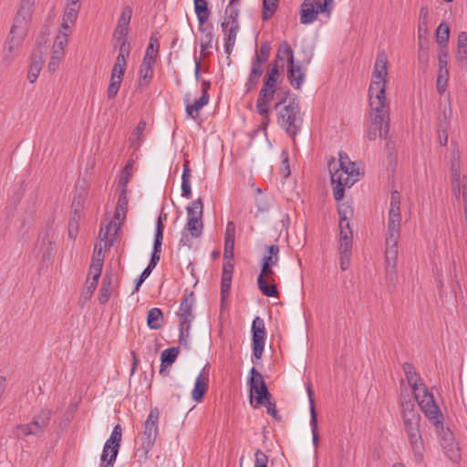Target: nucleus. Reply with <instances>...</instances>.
<instances>
[{
	"label": "nucleus",
	"instance_id": "6e6d98bb",
	"mask_svg": "<svg viewBox=\"0 0 467 467\" xmlns=\"http://www.w3.org/2000/svg\"><path fill=\"white\" fill-rule=\"evenodd\" d=\"M278 75H279L278 66L276 65V63H275L271 67L270 71L267 74V77L265 79L264 83H265L266 86H275V87H276Z\"/></svg>",
	"mask_w": 467,
	"mask_h": 467
},
{
	"label": "nucleus",
	"instance_id": "423d86ee",
	"mask_svg": "<svg viewBox=\"0 0 467 467\" xmlns=\"http://www.w3.org/2000/svg\"><path fill=\"white\" fill-rule=\"evenodd\" d=\"M277 110V123L292 138H295L301 129L303 118L298 103L295 99H280L275 105Z\"/></svg>",
	"mask_w": 467,
	"mask_h": 467
},
{
	"label": "nucleus",
	"instance_id": "bb28decb",
	"mask_svg": "<svg viewBox=\"0 0 467 467\" xmlns=\"http://www.w3.org/2000/svg\"><path fill=\"white\" fill-rule=\"evenodd\" d=\"M234 272L232 260H224L222 272L221 297L224 301L229 295Z\"/></svg>",
	"mask_w": 467,
	"mask_h": 467
},
{
	"label": "nucleus",
	"instance_id": "f8f14e48",
	"mask_svg": "<svg viewBox=\"0 0 467 467\" xmlns=\"http://www.w3.org/2000/svg\"><path fill=\"white\" fill-rule=\"evenodd\" d=\"M158 420L159 410L157 409L150 410L144 423V431L141 436V450L145 453L150 451L159 434Z\"/></svg>",
	"mask_w": 467,
	"mask_h": 467
},
{
	"label": "nucleus",
	"instance_id": "3c124183",
	"mask_svg": "<svg viewBox=\"0 0 467 467\" xmlns=\"http://www.w3.org/2000/svg\"><path fill=\"white\" fill-rule=\"evenodd\" d=\"M191 325H192V323H189L188 321L180 322L179 341H180V344L184 347L189 346L188 339L190 337Z\"/></svg>",
	"mask_w": 467,
	"mask_h": 467
},
{
	"label": "nucleus",
	"instance_id": "b1692460",
	"mask_svg": "<svg viewBox=\"0 0 467 467\" xmlns=\"http://www.w3.org/2000/svg\"><path fill=\"white\" fill-rule=\"evenodd\" d=\"M194 304V295L193 293H190L185 295L180 304L179 310L177 312V316L179 317L180 322L188 321L192 323L194 319V315L192 313V307Z\"/></svg>",
	"mask_w": 467,
	"mask_h": 467
},
{
	"label": "nucleus",
	"instance_id": "052dcab7",
	"mask_svg": "<svg viewBox=\"0 0 467 467\" xmlns=\"http://www.w3.org/2000/svg\"><path fill=\"white\" fill-rule=\"evenodd\" d=\"M115 39L119 44V54H122L123 57H129L130 43L128 41V36H124L123 38H115Z\"/></svg>",
	"mask_w": 467,
	"mask_h": 467
},
{
	"label": "nucleus",
	"instance_id": "412c9836",
	"mask_svg": "<svg viewBox=\"0 0 467 467\" xmlns=\"http://www.w3.org/2000/svg\"><path fill=\"white\" fill-rule=\"evenodd\" d=\"M339 214V237H353L350 228V218L353 215V210L348 205H341L338 208Z\"/></svg>",
	"mask_w": 467,
	"mask_h": 467
},
{
	"label": "nucleus",
	"instance_id": "9d476101",
	"mask_svg": "<svg viewBox=\"0 0 467 467\" xmlns=\"http://www.w3.org/2000/svg\"><path fill=\"white\" fill-rule=\"evenodd\" d=\"M51 418V410H41L35 415L28 424H23L16 427L15 434L18 438L26 437L28 435L39 436L47 427Z\"/></svg>",
	"mask_w": 467,
	"mask_h": 467
},
{
	"label": "nucleus",
	"instance_id": "37998d69",
	"mask_svg": "<svg viewBox=\"0 0 467 467\" xmlns=\"http://www.w3.org/2000/svg\"><path fill=\"white\" fill-rule=\"evenodd\" d=\"M112 293L111 279L106 275L102 281V285L99 291V302L105 304L108 302Z\"/></svg>",
	"mask_w": 467,
	"mask_h": 467
},
{
	"label": "nucleus",
	"instance_id": "f3484780",
	"mask_svg": "<svg viewBox=\"0 0 467 467\" xmlns=\"http://www.w3.org/2000/svg\"><path fill=\"white\" fill-rule=\"evenodd\" d=\"M276 87L266 86L264 83L256 100V111L260 116H266L270 113L271 103L274 99Z\"/></svg>",
	"mask_w": 467,
	"mask_h": 467
},
{
	"label": "nucleus",
	"instance_id": "4468645a",
	"mask_svg": "<svg viewBox=\"0 0 467 467\" xmlns=\"http://www.w3.org/2000/svg\"><path fill=\"white\" fill-rule=\"evenodd\" d=\"M26 36V30L13 26L11 27L9 36L4 47V60L11 61L16 55L17 51Z\"/></svg>",
	"mask_w": 467,
	"mask_h": 467
},
{
	"label": "nucleus",
	"instance_id": "a18cd8bd",
	"mask_svg": "<svg viewBox=\"0 0 467 467\" xmlns=\"http://www.w3.org/2000/svg\"><path fill=\"white\" fill-rule=\"evenodd\" d=\"M279 0H263V20H268L276 11Z\"/></svg>",
	"mask_w": 467,
	"mask_h": 467
},
{
	"label": "nucleus",
	"instance_id": "69168bd1",
	"mask_svg": "<svg viewBox=\"0 0 467 467\" xmlns=\"http://www.w3.org/2000/svg\"><path fill=\"white\" fill-rule=\"evenodd\" d=\"M75 23L76 22H68L67 20H65V18H62L61 28H60L58 34L65 35L66 36H69V35L71 33V26Z\"/></svg>",
	"mask_w": 467,
	"mask_h": 467
},
{
	"label": "nucleus",
	"instance_id": "4c0bfd02",
	"mask_svg": "<svg viewBox=\"0 0 467 467\" xmlns=\"http://www.w3.org/2000/svg\"><path fill=\"white\" fill-rule=\"evenodd\" d=\"M159 46L160 45L158 39L154 36H151L143 60L154 64L158 55Z\"/></svg>",
	"mask_w": 467,
	"mask_h": 467
},
{
	"label": "nucleus",
	"instance_id": "4be33fe9",
	"mask_svg": "<svg viewBox=\"0 0 467 467\" xmlns=\"http://www.w3.org/2000/svg\"><path fill=\"white\" fill-rule=\"evenodd\" d=\"M353 237H339V261L340 268L346 271L350 265V256L352 253Z\"/></svg>",
	"mask_w": 467,
	"mask_h": 467
},
{
	"label": "nucleus",
	"instance_id": "2eb2a0df",
	"mask_svg": "<svg viewBox=\"0 0 467 467\" xmlns=\"http://www.w3.org/2000/svg\"><path fill=\"white\" fill-rule=\"evenodd\" d=\"M252 332H253V337H252L253 356L256 359H260L263 355L265 337H266L265 321L260 317H256L253 320Z\"/></svg>",
	"mask_w": 467,
	"mask_h": 467
},
{
	"label": "nucleus",
	"instance_id": "7ed1b4c3",
	"mask_svg": "<svg viewBox=\"0 0 467 467\" xmlns=\"http://www.w3.org/2000/svg\"><path fill=\"white\" fill-rule=\"evenodd\" d=\"M400 193L398 191H393L390 195L386 234L385 256L388 274L394 272L396 267L398 259V244L400 236Z\"/></svg>",
	"mask_w": 467,
	"mask_h": 467
},
{
	"label": "nucleus",
	"instance_id": "f704fd0d",
	"mask_svg": "<svg viewBox=\"0 0 467 467\" xmlns=\"http://www.w3.org/2000/svg\"><path fill=\"white\" fill-rule=\"evenodd\" d=\"M42 65L43 59L41 56L37 57L36 55H34L27 74V78L30 83H34L37 79V77L42 68Z\"/></svg>",
	"mask_w": 467,
	"mask_h": 467
},
{
	"label": "nucleus",
	"instance_id": "39448f33",
	"mask_svg": "<svg viewBox=\"0 0 467 467\" xmlns=\"http://www.w3.org/2000/svg\"><path fill=\"white\" fill-rule=\"evenodd\" d=\"M331 182L334 186V198L340 201L344 197L345 188L351 187L359 180L360 172L356 163L351 161L348 154L339 152L338 161L332 160L328 163Z\"/></svg>",
	"mask_w": 467,
	"mask_h": 467
},
{
	"label": "nucleus",
	"instance_id": "de8ad7c7",
	"mask_svg": "<svg viewBox=\"0 0 467 467\" xmlns=\"http://www.w3.org/2000/svg\"><path fill=\"white\" fill-rule=\"evenodd\" d=\"M102 267L103 265H101V263H99V259L91 260L88 272V278L90 282H95L96 284H98L99 279L101 275Z\"/></svg>",
	"mask_w": 467,
	"mask_h": 467
},
{
	"label": "nucleus",
	"instance_id": "a878e982",
	"mask_svg": "<svg viewBox=\"0 0 467 467\" xmlns=\"http://www.w3.org/2000/svg\"><path fill=\"white\" fill-rule=\"evenodd\" d=\"M131 16L132 8L130 5L125 6L118 20V25L113 35L114 38H123L124 36H128Z\"/></svg>",
	"mask_w": 467,
	"mask_h": 467
},
{
	"label": "nucleus",
	"instance_id": "0eeeda50",
	"mask_svg": "<svg viewBox=\"0 0 467 467\" xmlns=\"http://www.w3.org/2000/svg\"><path fill=\"white\" fill-rule=\"evenodd\" d=\"M202 199L193 201L187 207V223L182 232L180 244L183 246H191L192 239L199 238L202 234L203 223L202 217Z\"/></svg>",
	"mask_w": 467,
	"mask_h": 467
},
{
	"label": "nucleus",
	"instance_id": "ddd939ff",
	"mask_svg": "<svg viewBox=\"0 0 467 467\" xmlns=\"http://www.w3.org/2000/svg\"><path fill=\"white\" fill-rule=\"evenodd\" d=\"M370 123L367 131V138L375 140L377 138L386 139L389 126V114H373L370 112Z\"/></svg>",
	"mask_w": 467,
	"mask_h": 467
},
{
	"label": "nucleus",
	"instance_id": "0e129e2a",
	"mask_svg": "<svg viewBox=\"0 0 467 467\" xmlns=\"http://www.w3.org/2000/svg\"><path fill=\"white\" fill-rule=\"evenodd\" d=\"M151 272H152V270L148 266L142 271L140 275L136 279V284H135L136 291H138L140 289V285L149 277V275H150Z\"/></svg>",
	"mask_w": 467,
	"mask_h": 467
},
{
	"label": "nucleus",
	"instance_id": "c9c22d12",
	"mask_svg": "<svg viewBox=\"0 0 467 467\" xmlns=\"http://www.w3.org/2000/svg\"><path fill=\"white\" fill-rule=\"evenodd\" d=\"M263 70L259 67V65H252L251 72L247 82L245 83V91L246 93L253 90L256 85L258 84L260 78L262 76Z\"/></svg>",
	"mask_w": 467,
	"mask_h": 467
},
{
	"label": "nucleus",
	"instance_id": "4d7b16f0",
	"mask_svg": "<svg viewBox=\"0 0 467 467\" xmlns=\"http://www.w3.org/2000/svg\"><path fill=\"white\" fill-rule=\"evenodd\" d=\"M97 285H98V284H96L95 282H90L89 278H88L87 285L81 293V298L84 301L89 300L91 298L95 289L97 288Z\"/></svg>",
	"mask_w": 467,
	"mask_h": 467
},
{
	"label": "nucleus",
	"instance_id": "864d4df0",
	"mask_svg": "<svg viewBox=\"0 0 467 467\" xmlns=\"http://www.w3.org/2000/svg\"><path fill=\"white\" fill-rule=\"evenodd\" d=\"M449 36H450L449 26L444 23L440 24L437 28V31H436L437 42L439 44L447 43L449 40Z\"/></svg>",
	"mask_w": 467,
	"mask_h": 467
},
{
	"label": "nucleus",
	"instance_id": "c03bdc74",
	"mask_svg": "<svg viewBox=\"0 0 467 467\" xmlns=\"http://www.w3.org/2000/svg\"><path fill=\"white\" fill-rule=\"evenodd\" d=\"M271 47L268 43H263L260 47V54H256L252 65H259L262 68V65L266 62L270 54Z\"/></svg>",
	"mask_w": 467,
	"mask_h": 467
},
{
	"label": "nucleus",
	"instance_id": "09e8293b",
	"mask_svg": "<svg viewBox=\"0 0 467 467\" xmlns=\"http://www.w3.org/2000/svg\"><path fill=\"white\" fill-rule=\"evenodd\" d=\"M239 9L236 6L227 5L225 16L223 22H227L228 26H239L238 24Z\"/></svg>",
	"mask_w": 467,
	"mask_h": 467
},
{
	"label": "nucleus",
	"instance_id": "20e7f679",
	"mask_svg": "<svg viewBox=\"0 0 467 467\" xmlns=\"http://www.w3.org/2000/svg\"><path fill=\"white\" fill-rule=\"evenodd\" d=\"M404 431L414 460L420 462L424 458L425 445L420 432V415L410 400L401 402Z\"/></svg>",
	"mask_w": 467,
	"mask_h": 467
},
{
	"label": "nucleus",
	"instance_id": "e433bc0d",
	"mask_svg": "<svg viewBox=\"0 0 467 467\" xmlns=\"http://www.w3.org/2000/svg\"><path fill=\"white\" fill-rule=\"evenodd\" d=\"M153 63L142 61L140 69V85L146 86L150 83L153 76Z\"/></svg>",
	"mask_w": 467,
	"mask_h": 467
},
{
	"label": "nucleus",
	"instance_id": "f03ea898",
	"mask_svg": "<svg viewBox=\"0 0 467 467\" xmlns=\"http://www.w3.org/2000/svg\"><path fill=\"white\" fill-rule=\"evenodd\" d=\"M388 56L381 50L377 54L368 88L370 112L373 114H389V101L386 98Z\"/></svg>",
	"mask_w": 467,
	"mask_h": 467
},
{
	"label": "nucleus",
	"instance_id": "8fccbe9b",
	"mask_svg": "<svg viewBox=\"0 0 467 467\" xmlns=\"http://www.w3.org/2000/svg\"><path fill=\"white\" fill-rule=\"evenodd\" d=\"M449 79V70L448 69H442L439 70L438 77H437V91L439 94H443L446 90L447 84Z\"/></svg>",
	"mask_w": 467,
	"mask_h": 467
},
{
	"label": "nucleus",
	"instance_id": "680f3d73",
	"mask_svg": "<svg viewBox=\"0 0 467 467\" xmlns=\"http://www.w3.org/2000/svg\"><path fill=\"white\" fill-rule=\"evenodd\" d=\"M161 248L154 246L152 247L151 257L148 264V267H150L151 270H153L156 267L157 264L159 263L161 259Z\"/></svg>",
	"mask_w": 467,
	"mask_h": 467
},
{
	"label": "nucleus",
	"instance_id": "6e6552de",
	"mask_svg": "<svg viewBox=\"0 0 467 467\" xmlns=\"http://www.w3.org/2000/svg\"><path fill=\"white\" fill-rule=\"evenodd\" d=\"M276 59L287 60L289 82L294 88L299 89L305 81L306 69L295 62L294 51L286 41L280 43L276 53Z\"/></svg>",
	"mask_w": 467,
	"mask_h": 467
},
{
	"label": "nucleus",
	"instance_id": "cd10ccee",
	"mask_svg": "<svg viewBox=\"0 0 467 467\" xmlns=\"http://www.w3.org/2000/svg\"><path fill=\"white\" fill-rule=\"evenodd\" d=\"M199 30L202 34L200 45L201 52L205 57L209 55L207 50L213 47V27L212 25H200Z\"/></svg>",
	"mask_w": 467,
	"mask_h": 467
},
{
	"label": "nucleus",
	"instance_id": "ea45409f",
	"mask_svg": "<svg viewBox=\"0 0 467 467\" xmlns=\"http://www.w3.org/2000/svg\"><path fill=\"white\" fill-rule=\"evenodd\" d=\"M428 21H429V8L422 6L420 10L419 23H418V34L420 37L422 35L428 32Z\"/></svg>",
	"mask_w": 467,
	"mask_h": 467
},
{
	"label": "nucleus",
	"instance_id": "58836bf2",
	"mask_svg": "<svg viewBox=\"0 0 467 467\" xmlns=\"http://www.w3.org/2000/svg\"><path fill=\"white\" fill-rule=\"evenodd\" d=\"M221 27L224 34V42L235 45L239 26H228L227 22H222Z\"/></svg>",
	"mask_w": 467,
	"mask_h": 467
},
{
	"label": "nucleus",
	"instance_id": "5fc2aeb1",
	"mask_svg": "<svg viewBox=\"0 0 467 467\" xmlns=\"http://www.w3.org/2000/svg\"><path fill=\"white\" fill-rule=\"evenodd\" d=\"M79 9L80 5H72L70 4H67L63 18H65V20H67L68 22H76Z\"/></svg>",
	"mask_w": 467,
	"mask_h": 467
},
{
	"label": "nucleus",
	"instance_id": "aec40b11",
	"mask_svg": "<svg viewBox=\"0 0 467 467\" xmlns=\"http://www.w3.org/2000/svg\"><path fill=\"white\" fill-rule=\"evenodd\" d=\"M209 88L210 84L206 81H202V96L198 99L194 100L193 103L186 105V112L191 118L194 119H197L201 109L208 104L210 99V96L208 94Z\"/></svg>",
	"mask_w": 467,
	"mask_h": 467
},
{
	"label": "nucleus",
	"instance_id": "dca6fc26",
	"mask_svg": "<svg viewBox=\"0 0 467 467\" xmlns=\"http://www.w3.org/2000/svg\"><path fill=\"white\" fill-rule=\"evenodd\" d=\"M275 273L273 267L261 266V272L257 278V285L262 294L267 297H274L278 295L275 283Z\"/></svg>",
	"mask_w": 467,
	"mask_h": 467
},
{
	"label": "nucleus",
	"instance_id": "1a4fd4ad",
	"mask_svg": "<svg viewBox=\"0 0 467 467\" xmlns=\"http://www.w3.org/2000/svg\"><path fill=\"white\" fill-rule=\"evenodd\" d=\"M334 8V0H304L300 8V22L303 25L313 23L317 15L326 14L327 17H330Z\"/></svg>",
	"mask_w": 467,
	"mask_h": 467
},
{
	"label": "nucleus",
	"instance_id": "7c9ffc66",
	"mask_svg": "<svg viewBox=\"0 0 467 467\" xmlns=\"http://www.w3.org/2000/svg\"><path fill=\"white\" fill-rule=\"evenodd\" d=\"M266 250L268 254L264 255L261 266L274 267L279 261V246L275 244L267 245Z\"/></svg>",
	"mask_w": 467,
	"mask_h": 467
},
{
	"label": "nucleus",
	"instance_id": "9b49d317",
	"mask_svg": "<svg viewBox=\"0 0 467 467\" xmlns=\"http://www.w3.org/2000/svg\"><path fill=\"white\" fill-rule=\"evenodd\" d=\"M121 437V426L117 424L104 444L101 454V467H113L120 447Z\"/></svg>",
	"mask_w": 467,
	"mask_h": 467
},
{
	"label": "nucleus",
	"instance_id": "473e14b6",
	"mask_svg": "<svg viewBox=\"0 0 467 467\" xmlns=\"http://www.w3.org/2000/svg\"><path fill=\"white\" fill-rule=\"evenodd\" d=\"M251 385V391L254 392L257 397L256 400L258 403H262L263 400L265 401L268 398H271L270 393L268 392L266 384L264 380V379H259L256 382L250 383Z\"/></svg>",
	"mask_w": 467,
	"mask_h": 467
},
{
	"label": "nucleus",
	"instance_id": "6ab92c4d",
	"mask_svg": "<svg viewBox=\"0 0 467 467\" xmlns=\"http://www.w3.org/2000/svg\"><path fill=\"white\" fill-rule=\"evenodd\" d=\"M209 384V371L207 366H204L200 374L197 376L194 383V388L192 391V398L193 400L199 402L202 400Z\"/></svg>",
	"mask_w": 467,
	"mask_h": 467
},
{
	"label": "nucleus",
	"instance_id": "774afa93",
	"mask_svg": "<svg viewBox=\"0 0 467 467\" xmlns=\"http://www.w3.org/2000/svg\"><path fill=\"white\" fill-rule=\"evenodd\" d=\"M130 179V173H123L121 174L119 182V188L120 192H127V185Z\"/></svg>",
	"mask_w": 467,
	"mask_h": 467
},
{
	"label": "nucleus",
	"instance_id": "e2e57ef3",
	"mask_svg": "<svg viewBox=\"0 0 467 467\" xmlns=\"http://www.w3.org/2000/svg\"><path fill=\"white\" fill-rule=\"evenodd\" d=\"M67 43H68V36H66L65 35L57 34V36L54 41L53 47H55L56 49H60V50L65 51V47H67Z\"/></svg>",
	"mask_w": 467,
	"mask_h": 467
},
{
	"label": "nucleus",
	"instance_id": "2f4dec72",
	"mask_svg": "<svg viewBox=\"0 0 467 467\" xmlns=\"http://www.w3.org/2000/svg\"><path fill=\"white\" fill-rule=\"evenodd\" d=\"M163 314L158 307H153L148 311L147 325L150 329H159L161 327Z\"/></svg>",
	"mask_w": 467,
	"mask_h": 467
},
{
	"label": "nucleus",
	"instance_id": "393cba45",
	"mask_svg": "<svg viewBox=\"0 0 467 467\" xmlns=\"http://www.w3.org/2000/svg\"><path fill=\"white\" fill-rule=\"evenodd\" d=\"M306 392L309 401L310 409V426L312 431L313 445L317 448L319 442V436L317 431V416L316 412L315 401L313 398L312 385L309 383L306 385Z\"/></svg>",
	"mask_w": 467,
	"mask_h": 467
},
{
	"label": "nucleus",
	"instance_id": "13d9d810",
	"mask_svg": "<svg viewBox=\"0 0 467 467\" xmlns=\"http://www.w3.org/2000/svg\"><path fill=\"white\" fill-rule=\"evenodd\" d=\"M234 240L224 239V260H232L234 257Z\"/></svg>",
	"mask_w": 467,
	"mask_h": 467
},
{
	"label": "nucleus",
	"instance_id": "a211bd4d",
	"mask_svg": "<svg viewBox=\"0 0 467 467\" xmlns=\"http://www.w3.org/2000/svg\"><path fill=\"white\" fill-rule=\"evenodd\" d=\"M34 5L35 0H21L13 26L27 31V25L31 18Z\"/></svg>",
	"mask_w": 467,
	"mask_h": 467
},
{
	"label": "nucleus",
	"instance_id": "a19ab883",
	"mask_svg": "<svg viewBox=\"0 0 467 467\" xmlns=\"http://www.w3.org/2000/svg\"><path fill=\"white\" fill-rule=\"evenodd\" d=\"M457 55L459 60L467 64V34L465 32H461L458 36Z\"/></svg>",
	"mask_w": 467,
	"mask_h": 467
},
{
	"label": "nucleus",
	"instance_id": "338daca9",
	"mask_svg": "<svg viewBox=\"0 0 467 467\" xmlns=\"http://www.w3.org/2000/svg\"><path fill=\"white\" fill-rule=\"evenodd\" d=\"M259 404L265 406L267 409L268 414L274 418H276L277 412L275 410V404L271 400V398H268L265 400V401L263 400V402Z\"/></svg>",
	"mask_w": 467,
	"mask_h": 467
},
{
	"label": "nucleus",
	"instance_id": "f257e3e1",
	"mask_svg": "<svg viewBox=\"0 0 467 467\" xmlns=\"http://www.w3.org/2000/svg\"><path fill=\"white\" fill-rule=\"evenodd\" d=\"M402 368L406 379L425 417L435 426L438 431H441L442 432L441 445L444 452L451 461H458L460 459L459 447L454 441L452 433L449 430L445 431L443 428V416L434 400L433 395L429 392L426 385L422 382L411 364L404 363Z\"/></svg>",
	"mask_w": 467,
	"mask_h": 467
},
{
	"label": "nucleus",
	"instance_id": "c85d7f7f",
	"mask_svg": "<svg viewBox=\"0 0 467 467\" xmlns=\"http://www.w3.org/2000/svg\"><path fill=\"white\" fill-rule=\"evenodd\" d=\"M191 169L188 161H185L183 163V170L182 174V196L186 199H190L192 197V188H191Z\"/></svg>",
	"mask_w": 467,
	"mask_h": 467
},
{
	"label": "nucleus",
	"instance_id": "79ce46f5",
	"mask_svg": "<svg viewBox=\"0 0 467 467\" xmlns=\"http://www.w3.org/2000/svg\"><path fill=\"white\" fill-rule=\"evenodd\" d=\"M448 120L447 118L444 116L443 119H439V123L437 126V135H438V140L439 143L441 146H445L448 141V134H447V129H448Z\"/></svg>",
	"mask_w": 467,
	"mask_h": 467
},
{
	"label": "nucleus",
	"instance_id": "5701e85b",
	"mask_svg": "<svg viewBox=\"0 0 467 467\" xmlns=\"http://www.w3.org/2000/svg\"><path fill=\"white\" fill-rule=\"evenodd\" d=\"M123 222L113 220L104 228L100 230L99 238L100 243H104V247H110L113 245L114 240L118 235Z\"/></svg>",
	"mask_w": 467,
	"mask_h": 467
},
{
	"label": "nucleus",
	"instance_id": "49530a36",
	"mask_svg": "<svg viewBox=\"0 0 467 467\" xmlns=\"http://www.w3.org/2000/svg\"><path fill=\"white\" fill-rule=\"evenodd\" d=\"M179 355V349L178 348H166L161 352V359L163 364H167L168 366H171L173 364Z\"/></svg>",
	"mask_w": 467,
	"mask_h": 467
},
{
	"label": "nucleus",
	"instance_id": "bf43d9fd",
	"mask_svg": "<svg viewBox=\"0 0 467 467\" xmlns=\"http://www.w3.org/2000/svg\"><path fill=\"white\" fill-rule=\"evenodd\" d=\"M268 458L260 450H257L254 453V467H267Z\"/></svg>",
	"mask_w": 467,
	"mask_h": 467
},
{
	"label": "nucleus",
	"instance_id": "603ef678",
	"mask_svg": "<svg viewBox=\"0 0 467 467\" xmlns=\"http://www.w3.org/2000/svg\"><path fill=\"white\" fill-rule=\"evenodd\" d=\"M163 231H164V225L162 223L161 217L159 216L156 222V227H155V235H154V242L153 246L161 248L162 244V239H163Z\"/></svg>",
	"mask_w": 467,
	"mask_h": 467
},
{
	"label": "nucleus",
	"instance_id": "c756f323",
	"mask_svg": "<svg viewBox=\"0 0 467 467\" xmlns=\"http://www.w3.org/2000/svg\"><path fill=\"white\" fill-rule=\"evenodd\" d=\"M129 200L127 192H119L117 206L114 213V219L119 222H124L128 212Z\"/></svg>",
	"mask_w": 467,
	"mask_h": 467
},
{
	"label": "nucleus",
	"instance_id": "72a5a7b5",
	"mask_svg": "<svg viewBox=\"0 0 467 467\" xmlns=\"http://www.w3.org/2000/svg\"><path fill=\"white\" fill-rule=\"evenodd\" d=\"M194 10L200 25H204L209 19L210 11L206 0H193Z\"/></svg>",
	"mask_w": 467,
	"mask_h": 467
}]
</instances>
